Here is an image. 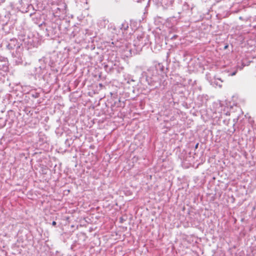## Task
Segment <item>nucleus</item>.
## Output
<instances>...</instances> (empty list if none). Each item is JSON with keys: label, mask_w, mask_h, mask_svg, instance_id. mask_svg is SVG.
<instances>
[{"label": "nucleus", "mask_w": 256, "mask_h": 256, "mask_svg": "<svg viewBox=\"0 0 256 256\" xmlns=\"http://www.w3.org/2000/svg\"><path fill=\"white\" fill-rule=\"evenodd\" d=\"M128 28V24L127 22H124L122 23L121 24L120 26V28L122 30H126Z\"/></svg>", "instance_id": "0eeeda50"}, {"label": "nucleus", "mask_w": 256, "mask_h": 256, "mask_svg": "<svg viewBox=\"0 0 256 256\" xmlns=\"http://www.w3.org/2000/svg\"><path fill=\"white\" fill-rule=\"evenodd\" d=\"M18 44L22 45V43H20L18 42V40L16 39H11L7 45V48L9 50H14V49L17 48V46Z\"/></svg>", "instance_id": "39448f33"}, {"label": "nucleus", "mask_w": 256, "mask_h": 256, "mask_svg": "<svg viewBox=\"0 0 256 256\" xmlns=\"http://www.w3.org/2000/svg\"><path fill=\"white\" fill-rule=\"evenodd\" d=\"M164 68L161 64L158 63L148 70L146 72V80L148 84L154 86L155 84L160 82L161 76L158 72H162Z\"/></svg>", "instance_id": "f03ea898"}, {"label": "nucleus", "mask_w": 256, "mask_h": 256, "mask_svg": "<svg viewBox=\"0 0 256 256\" xmlns=\"http://www.w3.org/2000/svg\"><path fill=\"white\" fill-rule=\"evenodd\" d=\"M18 38L20 42H24V44H28L30 42L29 40H26L25 36L19 35Z\"/></svg>", "instance_id": "423d86ee"}, {"label": "nucleus", "mask_w": 256, "mask_h": 256, "mask_svg": "<svg viewBox=\"0 0 256 256\" xmlns=\"http://www.w3.org/2000/svg\"><path fill=\"white\" fill-rule=\"evenodd\" d=\"M22 50L21 44H18L17 48L12 52V56L16 63H20L22 62Z\"/></svg>", "instance_id": "20e7f679"}, {"label": "nucleus", "mask_w": 256, "mask_h": 256, "mask_svg": "<svg viewBox=\"0 0 256 256\" xmlns=\"http://www.w3.org/2000/svg\"><path fill=\"white\" fill-rule=\"evenodd\" d=\"M108 22V20H104V22Z\"/></svg>", "instance_id": "f8f14e48"}, {"label": "nucleus", "mask_w": 256, "mask_h": 256, "mask_svg": "<svg viewBox=\"0 0 256 256\" xmlns=\"http://www.w3.org/2000/svg\"><path fill=\"white\" fill-rule=\"evenodd\" d=\"M198 143H197L196 145L195 146V148H198Z\"/></svg>", "instance_id": "9b49d317"}, {"label": "nucleus", "mask_w": 256, "mask_h": 256, "mask_svg": "<svg viewBox=\"0 0 256 256\" xmlns=\"http://www.w3.org/2000/svg\"><path fill=\"white\" fill-rule=\"evenodd\" d=\"M56 222H54V221L52 222V226H56Z\"/></svg>", "instance_id": "9d476101"}, {"label": "nucleus", "mask_w": 256, "mask_h": 256, "mask_svg": "<svg viewBox=\"0 0 256 256\" xmlns=\"http://www.w3.org/2000/svg\"><path fill=\"white\" fill-rule=\"evenodd\" d=\"M149 44L148 36L144 34L138 35L136 38L134 40V46L137 47L138 50H141L142 47Z\"/></svg>", "instance_id": "7ed1b4c3"}, {"label": "nucleus", "mask_w": 256, "mask_h": 256, "mask_svg": "<svg viewBox=\"0 0 256 256\" xmlns=\"http://www.w3.org/2000/svg\"><path fill=\"white\" fill-rule=\"evenodd\" d=\"M44 5H52L51 9L56 16L64 17L67 12V6L63 2L58 3V0H37Z\"/></svg>", "instance_id": "f257e3e1"}, {"label": "nucleus", "mask_w": 256, "mask_h": 256, "mask_svg": "<svg viewBox=\"0 0 256 256\" xmlns=\"http://www.w3.org/2000/svg\"><path fill=\"white\" fill-rule=\"evenodd\" d=\"M236 71H234L233 72H232V74H230L229 75L231 76H234L236 75Z\"/></svg>", "instance_id": "6e6552de"}, {"label": "nucleus", "mask_w": 256, "mask_h": 256, "mask_svg": "<svg viewBox=\"0 0 256 256\" xmlns=\"http://www.w3.org/2000/svg\"><path fill=\"white\" fill-rule=\"evenodd\" d=\"M177 38L176 35H174L171 38V39H175Z\"/></svg>", "instance_id": "1a4fd4ad"}]
</instances>
